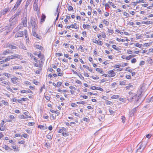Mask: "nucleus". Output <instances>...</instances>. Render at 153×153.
Wrapping results in <instances>:
<instances>
[{"label":"nucleus","mask_w":153,"mask_h":153,"mask_svg":"<svg viewBox=\"0 0 153 153\" xmlns=\"http://www.w3.org/2000/svg\"><path fill=\"white\" fill-rule=\"evenodd\" d=\"M145 64V62L143 61H141L139 64L140 65H144Z\"/></svg>","instance_id":"nucleus-64"},{"label":"nucleus","mask_w":153,"mask_h":153,"mask_svg":"<svg viewBox=\"0 0 153 153\" xmlns=\"http://www.w3.org/2000/svg\"><path fill=\"white\" fill-rule=\"evenodd\" d=\"M24 27L23 25H22V24H20L19 25H18L17 27V28H18V30H19L20 29H21L23 27Z\"/></svg>","instance_id":"nucleus-34"},{"label":"nucleus","mask_w":153,"mask_h":153,"mask_svg":"<svg viewBox=\"0 0 153 153\" xmlns=\"http://www.w3.org/2000/svg\"><path fill=\"white\" fill-rule=\"evenodd\" d=\"M35 48H36L39 49L40 50H42L43 48L42 46L39 45H35Z\"/></svg>","instance_id":"nucleus-27"},{"label":"nucleus","mask_w":153,"mask_h":153,"mask_svg":"<svg viewBox=\"0 0 153 153\" xmlns=\"http://www.w3.org/2000/svg\"><path fill=\"white\" fill-rule=\"evenodd\" d=\"M103 23L106 25V26H108L109 24V22L105 20V19H104L103 21Z\"/></svg>","instance_id":"nucleus-32"},{"label":"nucleus","mask_w":153,"mask_h":153,"mask_svg":"<svg viewBox=\"0 0 153 153\" xmlns=\"http://www.w3.org/2000/svg\"><path fill=\"white\" fill-rule=\"evenodd\" d=\"M151 134H149L146 135V137L148 139H149L151 138Z\"/></svg>","instance_id":"nucleus-55"},{"label":"nucleus","mask_w":153,"mask_h":153,"mask_svg":"<svg viewBox=\"0 0 153 153\" xmlns=\"http://www.w3.org/2000/svg\"><path fill=\"white\" fill-rule=\"evenodd\" d=\"M22 24L24 27H26L27 25V18L26 17L22 18Z\"/></svg>","instance_id":"nucleus-5"},{"label":"nucleus","mask_w":153,"mask_h":153,"mask_svg":"<svg viewBox=\"0 0 153 153\" xmlns=\"http://www.w3.org/2000/svg\"><path fill=\"white\" fill-rule=\"evenodd\" d=\"M24 34L25 36L27 43V42L29 43V40L27 34V31L26 29L24 30Z\"/></svg>","instance_id":"nucleus-9"},{"label":"nucleus","mask_w":153,"mask_h":153,"mask_svg":"<svg viewBox=\"0 0 153 153\" xmlns=\"http://www.w3.org/2000/svg\"><path fill=\"white\" fill-rule=\"evenodd\" d=\"M19 78L17 77H15L11 78L12 82L14 84H17V82L18 81Z\"/></svg>","instance_id":"nucleus-14"},{"label":"nucleus","mask_w":153,"mask_h":153,"mask_svg":"<svg viewBox=\"0 0 153 153\" xmlns=\"http://www.w3.org/2000/svg\"><path fill=\"white\" fill-rule=\"evenodd\" d=\"M137 61V60L135 58H134L133 59H132L131 61V62L132 63H135Z\"/></svg>","instance_id":"nucleus-51"},{"label":"nucleus","mask_w":153,"mask_h":153,"mask_svg":"<svg viewBox=\"0 0 153 153\" xmlns=\"http://www.w3.org/2000/svg\"><path fill=\"white\" fill-rule=\"evenodd\" d=\"M11 53V52L10 50H6L3 52V54L4 55H6Z\"/></svg>","instance_id":"nucleus-26"},{"label":"nucleus","mask_w":153,"mask_h":153,"mask_svg":"<svg viewBox=\"0 0 153 153\" xmlns=\"http://www.w3.org/2000/svg\"><path fill=\"white\" fill-rule=\"evenodd\" d=\"M62 135L64 136H66L69 135V134L68 133L64 132L63 131L62 132Z\"/></svg>","instance_id":"nucleus-47"},{"label":"nucleus","mask_w":153,"mask_h":153,"mask_svg":"<svg viewBox=\"0 0 153 153\" xmlns=\"http://www.w3.org/2000/svg\"><path fill=\"white\" fill-rule=\"evenodd\" d=\"M127 150L128 152L129 153H131L133 151V149L131 146H128V147Z\"/></svg>","instance_id":"nucleus-25"},{"label":"nucleus","mask_w":153,"mask_h":153,"mask_svg":"<svg viewBox=\"0 0 153 153\" xmlns=\"http://www.w3.org/2000/svg\"><path fill=\"white\" fill-rule=\"evenodd\" d=\"M45 86L44 84L41 87V89L40 90V93H41L42 91V89L43 88L45 89Z\"/></svg>","instance_id":"nucleus-39"},{"label":"nucleus","mask_w":153,"mask_h":153,"mask_svg":"<svg viewBox=\"0 0 153 153\" xmlns=\"http://www.w3.org/2000/svg\"><path fill=\"white\" fill-rule=\"evenodd\" d=\"M33 35L35 37H36L39 39H40L41 36L36 33V32H35V34H33V32H32Z\"/></svg>","instance_id":"nucleus-18"},{"label":"nucleus","mask_w":153,"mask_h":153,"mask_svg":"<svg viewBox=\"0 0 153 153\" xmlns=\"http://www.w3.org/2000/svg\"><path fill=\"white\" fill-rule=\"evenodd\" d=\"M71 105L72 107H77L78 106L75 103H71Z\"/></svg>","instance_id":"nucleus-42"},{"label":"nucleus","mask_w":153,"mask_h":153,"mask_svg":"<svg viewBox=\"0 0 153 153\" xmlns=\"http://www.w3.org/2000/svg\"><path fill=\"white\" fill-rule=\"evenodd\" d=\"M23 33H24V32L23 31H20L17 33L15 35V37L17 38L22 37L24 35Z\"/></svg>","instance_id":"nucleus-13"},{"label":"nucleus","mask_w":153,"mask_h":153,"mask_svg":"<svg viewBox=\"0 0 153 153\" xmlns=\"http://www.w3.org/2000/svg\"><path fill=\"white\" fill-rule=\"evenodd\" d=\"M19 117L20 119H26L27 118L26 116H25L23 114L20 115Z\"/></svg>","instance_id":"nucleus-37"},{"label":"nucleus","mask_w":153,"mask_h":153,"mask_svg":"<svg viewBox=\"0 0 153 153\" xmlns=\"http://www.w3.org/2000/svg\"><path fill=\"white\" fill-rule=\"evenodd\" d=\"M32 32H33V34H35V32H36V31L37 29V24L36 26H33L32 27Z\"/></svg>","instance_id":"nucleus-17"},{"label":"nucleus","mask_w":153,"mask_h":153,"mask_svg":"<svg viewBox=\"0 0 153 153\" xmlns=\"http://www.w3.org/2000/svg\"><path fill=\"white\" fill-rule=\"evenodd\" d=\"M8 78H9L10 76L11 75L9 74L5 73L4 74Z\"/></svg>","instance_id":"nucleus-63"},{"label":"nucleus","mask_w":153,"mask_h":153,"mask_svg":"<svg viewBox=\"0 0 153 153\" xmlns=\"http://www.w3.org/2000/svg\"><path fill=\"white\" fill-rule=\"evenodd\" d=\"M28 25L30 27H31L33 26H36V23L34 18L33 17H31L30 20V22H28Z\"/></svg>","instance_id":"nucleus-3"},{"label":"nucleus","mask_w":153,"mask_h":153,"mask_svg":"<svg viewBox=\"0 0 153 153\" xmlns=\"http://www.w3.org/2000/svg\"><path fill=\"white\" fill-rule=\"evenodd\" d=\"M109 111L111 115H112L115 113V112L114 111L112 110H111L110 109L109 110Z\"/></svg>","instance_id":"nucleus-57"},{"label":"nucleus","mask_w":153,"mask_h":153,"mask_svg":"<svg viewBox=\"0 0 153 153\" xmlns=\"http://www.w3.org/2000/svg\"><path fill=\"white\" fill-rule=\"evenodd\" d=\"M145 147V146H143L142 144L140 145V147L137 150V152H142L144 149Z\"/></svg>","instance_id":"nucleus-8"},{"label":"nucleus","mask_w":153,"mask_h":153,"mask_svg":"<svg viewBox=\"0 0 153 153\" xmlns=\"http://www.w3.org/2000/svg\"><path fill=\"white\" fill-rule=\"evenodd\" d=\"M13 69H22V66L19 65V66H15L13 67Z\"/></svg>","instance_id":"nucleus-24"},{"label":"nucleus","mask_w":153,"mask_h":153,"mask_svg":"<svg viewBox=\"0 0 153 153\" xmlns=\"http://www.w3.org/2000/svg\"><path fill=\"white\" fill-rule=\"evenodd\" d=\"M4 148L5 150H8L9 151H10L11 150H12V149L9 148L8 146L6 145H4Z\"/></svg>","instance_id":"nucleus-29"},{"label":"nucleus","mask_w":153,"mask_h":153,"mask_svg":"<svg viewBox=\"0 0 153 153\" xmlns=\"http://www.w3.org/2000/svg\"><path fill=\"white\" fill-rule=\"evenodd\" d=\"M138 107V106H137V107H135L131 110L130 112V116H132L134 115V114L136 112Z\"/></svg>","instance_id":"nucleus-12"},{"label":"nucleus","mask_w":153,"mask_h":153,"mask_svg":"<svg viewBox=\"0 0 153 153\" xmlns=\"http://www.w3.org/2000/svg\"><path fill=\"white\" fill-rule=\"evenodd\" d=\"M33 82L36 85H38V84L39 83L38 81L36 80H34Z\"/></svg>","instance_id":"nucleus-56"},{"label":"nucleus","mask_w":153,"mask_h":153,"mask_svg":"<svg viewBox=\"0 0 153 153\" xmlns=\"http://www.w3.org/2000/svg\"><path fill=\"white\" fill-rule=\"evenodd\" d=\"M73 10V7L71 6H70L68 8V10L69 11H71L72 10Z\"/></svg>","instance_id":"nucleus-59"},{"label":"nucleus","mask_w":153,"mask_h":153,"mask_svg":"<svg viewBox=\"0 0 153 153\" xmlns=\"http://www.w3.org/2000/svg\"><path fill=\"white\" fill-rule=\"evenodd\" d=\"M134 45L135 46L140 48L142 46V45L139 44L138 43L134 44Z\"/></svg>","instance_id":"nucleus-48"},{"label":"nucleus","mask_w":153,"mask_h":153,"mask_svg":"<svg viewBox=\"0 0 153 153\" xmlns=\"http://www.w3.org/2000/svg\"><path fill=\"white\" fill-rule=\"evenodd\" d=\"M141 94H134L131 96V97L130 99L128 98L127 100L131 102L133 100H134V105L138 106L141 103L140 102Z\"/></svg>","instance_id":"nucleus-1"},{"label":"nucleus","mask_w":153,"mask_h":153,"mask_svg":"<svg viewBox=\"0 0 153 153\" xmlns=\"http://www.w3.org/2000/svg\"><path fill=\"white\" fill-rule=\"evenodd\" d=\"M133 88V85H130V84H129L128 85L126 86V88L127 89H130V88Z\"/></svg>","instance_id":"nucleus-31"},{"label":"nucleus","mask_w":153,"mask_h":153,"mask_svg":"<svg viewBox=\"0 0 153 153\" xmlns=\"http://www.w3.org/2000/svg\"><path fill=\"white\" fill-rule=\"evenodd\" d=\"M24 114L26 115V117L27 118H31L32 117L27 111L24 112Z\"/></svg>","instance_id":"nucleus-20"},{"label":"nucleus","mask_w":153,"mask_h":153,"mask_svg":"<svg viewBox=\"0 0 153 153\" xmlns=\"http://www.w3.org/2000/svg\"><path fill=\"white\" fill-rule=\"evenodd\" d=\"M146 61L151 65H152L153 63V60L150 57H148L147 58Z\"/></svg>","instance_id":"nucleus-16"},{"label":"nucleus","mask_w":153,"mask_h":153,"mask_svg":"<svg viewBox=\"0 0 153 153\" xmlns=\"http://www.w3.org/2000/svg\"><path fill=\"white\" fill-rule=\"evenodd\" d=\"M115 70L113 69L109 71L108 72V73L109 75V77H112L116 75V73L114 72Z\"/></svg>","instance_id":"nucleus-6"},{"label":"nucleus","mask_w":153,"mask_h":153,"mask_svg":"<svg viewBox=\"0 0 153 153\" xmlns=\"http://www.w3.org/2000/svg\"><path fill=\"white\" fill-rule=\"evenodd\" d=\"M38 2H34L33 4V8L35 11H37L38 9Z\"/></svg>","instance_id":"nucleus-15"},{"label":"nucleus","mask_w":153,"mask_h":153,"mask_svg":"<svg viewBox=\"0 0 153 153\" xmlns=\"http://www.w3.org/2000/svg\"><path fill=\"white\" fill-rule=\"evenodd\" d=\"M20 10H18L16 13L10 19L9 21L11 22V26L14 25L17 22V19L18 17L21 13Z\"/></svg>","instance_id":"nucleus-2"},{"label":"nucleus","mask_w":153,"mask_h":153,"mask_svg":"<svg viewBox=\"0 0 153 153\" xmlns=\"http://www.w3.org/2000/svg\"><path fill=\"white\" fill-rule=\"evenodd\" d=\"M119 96L118 95H114L113 96L111 97V98L112 99H117L119 98Z\"/></svg>","instance_id":"nucleus-35"},{"label":"nucleus","mask_w":153,"mask_h":153,"mask_svg":"<svg viewBox=\"0 0 153 153\" xmlns=\"http://www.w3.org/2000/svg\"><path fill=\"white\" fill-rule=\"evenodd\" d=\"M82 79L84 80V79L83 76L82 75L80 74H78V75H77Z\"/></svg>","instance_id":"nucleus-43"},{"label":"nucleus","mask_w":153,"mask_h":153,"mask_svg":"<svg viewBox=\"0 0 153 153\" xmlns=\"http://www.w3.org/2000/svg\"><path fill=\"white\" fill-rule=\"evenodd\" d=\"M6 128L4 126H1V127L0 128V130L1 131H4Z\"/></svg>","instance_id":"nucleus-41"},{"label":"nucleus","mask_w":153,"mask_h":153,"mask_svg":"<svg viewBox=\"0 0 153 153\" xmlns=\"http://www.w3.org/2000/svg\"><path fill=\"white\" fill-rule=\"evenodd\" d=\"M46 137L48 139L50 140L52 138V137L49 134L47 135Z\"/></svg>","instance_id":"nucleus-44"},{"label":"nucleus","mask_w":153,"mask_h":153,"mask_svg":"<svg viewBox=\"0 0 153 153\" xmlns=\"http://www.w3.org/2000/svg\"><path fill=\"white\" fill-rule=\"evenodd\" d=\"M144 22V23L146 25H149L153 23V22L151 21H147Z\"/></svg>","instance_id":"nucleus-33"},{"label":"nucleus","mask_w":153,"mask_h":153,"mask_svg":"<svg viewBox=\"0 0 153 153\" xmlns=\"http://www.w3.org/2000/svg\"><path fill=\"white\" fill-rule=\"evenodd\" d=\"M120 85H126V82L125 80H124L122 81H120Z\"/></svg>","instance_id":"nucleus-28"},{"label":"nucleus","mask_w":153,"mask_h":153,"mask_svg":"<svg viewBox=\"0 0 153 153\" xmlns=\"http://www.w3.org/2000/svg\"><path fill=\"white\" fill-rule=\"evenodd\" d=\"M10 57H11V59H12L16 58L19 59H22V57L21 56L17 54H15L14 55H11L10 56Z\"/></svg>","instance_id":"nucleus-7"},{"label":"nucleus","mask_w":153,"mask_h":153,"mask_svg":"<svg viewBox=\"0 0 153 153\" xmlns=\"http://www.w3.org/2000/svg\"><path fill=\"white\" fill-rule=\"evenodd\" d=\"M46 18V16L44 14H42V16L41 19V22H44L45 21V19Z\"/></svg>","instance_id":"nucleus-22"},{"label":"nucleus","mask_w":153,"mask_h":153,"mask_svg":"<svg viewBox=\"0 0 153 153\" xmlns=\"http://www.w3.org/2000/svg\"><path fill=\"white\" fill-rule=\"evenodd\" d=\"M105 103L107 105H111L112 103V102L109 101L108 100L105 101Z\"/></svg>","instance_id":"nucleus-45"},{"label":"nucleus","mask_w":153,"mask_h":153,"mask_svg":"<svg viewBox=\"0 0 153 153\" xmlns=\"http://www.w3.org/2000/svg\"><path fill=\"white\" fill-rule=\"evenodd\" d=\"M62 84V83L61 82H57V87H59Z\"/></svg>","instance_id":"nucleus-54"},{"label":"nucleus","mask_w":153,"mask_h":153,"mask_svg":"<svg viewBox=\"0 0 153 153\" xmlns=\"http://www.w3.org/2000/svg\"><path fill=\"white\" fill-rule=\"evenodd\" d=\"M71 27H72V28H74L75 29H78L79 28V27L77 26H75L73 24H72L70 25Z\"/></svg>","instance_id":"nucleus-38"},{"label":"nucleus","mask_w":153,"mask_h":153,"mask_svg":"<svg viewBox=\"0 0 153 153\" xmlns=\"http://www.w3.org/2000/svg\"><path fill=\"white\" fill-rule=\"evenodd\" d=\"M10 10V9L9 7H7L6 8H4L1 11V13H2V14L4 15L6 14L7 13L9 12Z\"/></svg>","instance_id":"nucleus-10"},{"label":"nucleus","mask_w":153,"mask_h":153,"mask_svg":"<svg viewBox=\"0 0 153 153\" xmlns=\"http://www.w3.org/2000/svg\"><path fill=\"white\" fill-rule=\"evenodd\" d=\"M45 146L47 148H48L50 147V144L48 143H46Z\"/></svg>","instance_id":"nucleus-62"},{"label":"nucleus","mask_w":153,"mask_h":153,"mask_svg":"<svg viewBox=\"0 0 153 153\" xmlns=\"http://www.w3.org/2000/svg\"><path fill=\"white\" fill-rule=\"evenodd\" d=\"M35 124V123H34L29 122L28 123V126H33Z\"/></svg>","instance_id":"nucleus-61"},{"label":"nucleus","mask_w":153,"mask_h":153,"mask_svg":"<svg viewBox=\"0 0 153 153\" xmlns=\"http://www.w3.org/2000/svg\"><path fill=\"white\" fill-rule=\"evenodd\" d=\"M21 92L22 93H32L33 92L30 89H28V90H22L21 91Z\"/></svg>","instance_id":"nucleus-19"},{"label":"nucleus","mask_w":153,"mask_h":153,"mask_svg":"<svg viewBox=\"0 0 153 153\" xmlns=\"http://www.w3.org/2000/svg\"><path fill=\"white\" fill-rule=\"evenodd\" d=\"M12 148L15 150V151L17 152L19 151V149L18 148H16V146H12Z\"/></svg>","instance_id":"nucleus-52"},{"label":"nucleus","mask_w":153,"mask_h":153,"mask_svg":"<svg viewBox=\"0 0 153 153\" xmlns=\"http://www.w3.org/2000/svg\"><path fill=\"white\" fill-rule=\"evenodd\" d=\"M96 90H99L101 91H103V90L102 88L99 87H97Z\"/></svg>","instance_id":"nucleus-50"},{"label":"nucleus","mask_w":153,"mask_h":153,"mask_svg":"<svg viewBox=\"0 0 153 153\" xmlns=\"http://www.w3.org/2000/svg\"><path fill=\"white\" fill-rule=\"evenodd\" d=\"M105 115L104 114L99 115L98 116V119L100 121H102V120L104 119Z\"/></svg>","instance_id":"nucleus-21"},{"label":"nucleus","mask_w":153,"mask_h":153,"mask_svg":"<svg viewBox=\"0 0 153 153\" xmlns=\"http://www.w3.org/2000/svg\"><path fill=\"white\" fill-rule=\"evenodd\" d=\"M83 120L85 121L88 122L90 121V119L88 118H87L86 117H84L83 119Z\"/></svg>","instance_id":"nucleus-46"},{"label":"nucleus","mask_w":153,"mask_h":153,"mask_svg":"<svg viewBox=\"0 0 153 153\" xmlns=\"http://www.w3.org/2000/svg\"><path fill=\"white\" fill-rule=\"evenodd\" d=\"M22 0H17L16 4L15 5V6L13 8V9H16L19 7L22 1Z\"/></svg>","instance_id":"nucleus-11"},{"label":"nucleus","mask_w":153,"mask_h":153,"mask_svg":"<svg viewBox=\"0 0 153 153\" xmlns=\"http://www.w3.org/2000/svg\"><path fill=\"white\" fill-rule=\"evenodd\" d=\"M9 82H7L6 81H3L2 82H1L0 84L1 85H3L5 86V85H9Z\"/></svg>","instance_id":"nucleus-23"},{"label":"nucleus","mask_w":153,"mask_h":153,"mask_svg":"<svg viewBox=\"0 0 153 153\" xmlns=\"http://www.w3.org/2000/svg\"><path fill=\"white\" fill-rule=\"evenodd\" d=\"M120 65H116L114 66V68H119L121 67Z\"/></svg>","instance_id":"nucleus-53"},{"label":"nucleus","mask_w":153,"mask_h":153,"mask_svg":"<svg viewBox=\"0 0 153 153\" xmlns=\"http://www.w3.org/2000/svg\"><path fill=\"white\" fill-rule=\"evenodd\" d=\"M123 122L124 123L125 122L126 118L124 116H122L121 118Z\"/></svg>","instance_id":"nucleus-49"},{"label":"nucleus","mask_w":153,"mask_h":153,"mask_svg":"<svg viewBox=\"0 0 153 153\" xmlns=\"http://www.w3.org/2000/svg\"><path fill=\"white\" fill-rule=\"evenodd\" d=\"M76 103L78 104H84L85 103V102L83 101H80L79 102H76Z\"/></svg>","instance_id":"nucleus-36"},{"label":"nucleus","mask_w":153,"mask_h":153,"mask_svg":"<svg viewBox=\"0 0 153 153\" xmlns=\"http://www.w3.org/2000/svg\"><path fill=\"white\" fill-rule=\"evenodd\" d=\"M22 136L25 138H27L28 136V135L27 134H26L25 133H24L23 134Z\"/></svg>","instance_id":"nucleus-40"},{"label":"nucleus","mask_w":153,"mask_h":153,"mask_svg":"<svg viewBox=\"0 0 153 153\" xmlns=\"http://www.w3.org/2000/svg\"><path fill=\"white\" fill-rule=\"evenodd\" d=\"M4 47L5 48H10L12 49H16L17 48L16 46L12 45L10 43H7L5 44L4 45Z\"/></svg>","instance_id":"nucleus-4"},{"label":"nucleus","mask_w":153,"mask_h":153,"mask_svg":"<svg viewBox=\"0 0 153 153\" xmlns=\"http://www.w3.org/2000/svg\"><path fill=\"white\" fill-rule=\"evenodd\" d=\"M30 2H29V1H27L26 4V5H25V7H27V6H28L29 4H30Z\"/></svg>","instance_id":"nucleus-58"},{"label":"nucleus","mask_w":153,"mask_h":153,"mask_svg":"<svg viewBox=\"0 0 153 153\" xmlns=\"http://www.w3.org/2000/svg\"><path fill=\"white\" fill-rule=\"evenodd\" d=\"M11 59H11V57H10V56H8L7 58L5 59L4 60L2 61V62H7V61H10V60Z\"/></svg>","instance_id":"nucleus-30"},{"label":"nucleus","mask_w":153,"mask_h":153,"mask_svg":"<svg viewBox=\"0 0 153 153\" xmlns=\"http://www.w3.org/2000/svg\"><path fill=\"white\" fill-rule=\"evenodd\" d=\"M90 89H91L93 90H94L96 89L97 87L95 86H93L90 88Z\"/></svg>","instance_id":"nucleus-60"}]
</instances>
